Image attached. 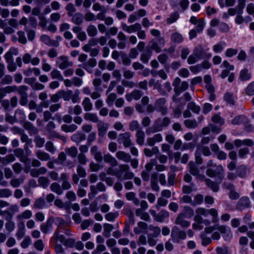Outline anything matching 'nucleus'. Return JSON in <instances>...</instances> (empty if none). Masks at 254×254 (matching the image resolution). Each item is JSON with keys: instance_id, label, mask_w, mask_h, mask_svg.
<instances>
[{"instance_id": "31", "label": "nucleus", "mask_w": 254, "mask_h": 254, "mask_svg": "<svg viewBox=\"0 0 254 254\" xmlns=\"http://www.w3.org/2000/svg\"><path fill=\"white\" fill-rule=\"evenodd\" d=\"M116 157L119 159L122 160L126 162H129L130 159V157L129 154L121 151L117 152Z\"/></svg>"}, {"instance_id": "30", "label": "nucleus", "mask_w": 254, "mask_h": 254, "mask_svg": "<svg viewBox=\"0 0 254 254\" xmlns=\"http://www.w3.org/2000/svg\"><path fill=\"white\" fill-rule=\"evenodd\" d=\"M103 159L105 162L110 163L112 166L114 167L117 165L116 159L110 154L104 155Z\"/></svg>"}, {"instance_id": "63", "label": "nucleus", "mask_w": 254, "mask_h": 254, "mask_svg": "<svg viewBox=\"0 0 254 254\" xmlns=\"http://www.w3.org/2000/svg\"><path fill=\"white\" fill-rule=\"evenodd\" d=\"M83 19L82 15L79 13H76L73 15L72 18V21L77 24H80L82 22Z\"/></svg>"}, {"instance_id": "4", "label": "nucleus", "mask_w": 254, "mask_h": 254, "mask_svg": "<svg viewBox=\"0 0 254 254\" xmlns=\"http://www.w3.org/2000/svg\"><path fill=\"white\" fill-rule=\"evenodd\" d=\"M211 56L210 53H205L201 47H198L194 50L192 54L189 57L188 63L190 64H193L202 58H210Z\"/></svg>"}, {"instance_id": "15", "label": "nucleus", "mask_w": 254, "mask_h": 254, "mask_svg": "<svg viewBox=\"0 0 254 254\" xmlns=\"http://www.w3.org/2000/svg\"><path fill=\"white\" fill-rule=\"evenodd\" d=\"M158 41L159 42V46L154 41H152L149 44L150 49L155 51V52L157 53H159L161 52V47H162L165 44V41L163 38H160L158 39Z\"/></svg>"}, {"instance_id": "36", "label": "nucleus", "mask_w": 254, "mask_h": 254, "mask_svg": "<svg viewBox=\"0 0 254 254\" xmlns=\"http://www.w3.org/2000/svg\"><path fill=\"white\" fill-rule=\"evenodd\" d=\"M108 127L106 125L104 124L103 123H99L98 125V135L99 136L102 137L104 136L107 130Z\"/></svg>"}, {"instance_id": "3", "label": "nucleus", "mask_w": 254, "mask_h": 254, "mask_svg": "<svg viewBox=\"0 0 254 254\" xmlns=\"http://www.w3.org/2000/svg\"><path fill=\"white\" fill-rule=\"evenodd\" d=\"M129 167L127 165H121L119 170L115 171L110 167L107 170L108 175H114L120 180H129L133 178L134 175L131 172L128 171Z\"/></svg>"}, {"instance_id": "46", "label": "nucleus", "mask_w": 254, "mask_h": 254, "mask_svg": "<svg viewBox=\"0 0 254 254\" xmlns=\"http://www.w3.org/2000/svg\"><path fill=\"white\" fill-rule=\"evenodd\" d=\"M60 92L61 98H63L64 101H69L73 93L71 90H68L67 91L60 90Z\"/></svg>"}, {"instance_id": "41", "label": "nucleus", "mask_w": 254, "mask_h": 254, "mask_svg": "<svg viewBox=\"0 0 254 254\" xmlns=\"http://www.w3.org/2000/svg\"><path fill=\"white\" fill-rule=\"evenodd\" d=\"M137 143L142 145L144 142L145 134L143 131L138 130L136 134Z\"/></svg>"}, {"instance_id": "12", "label": "nucleus", "mask_w": 254, "mask_h": 254, "mask_svg": "<svg viewBox=\"0 0 254 254\" xmlns=\"http://www.w3.org/2000/svg\"><path fill=\"white\" fill-rule=\"evenodd\" d=\"M130 133L126 132L121 134L118 138V142L119 143H123L125 147H128L131 144L130 139Z\"/></svg>"}, {"instance_id": "24", "label": "nucleus", "mask_w": 254, "mask_h": 254, "mask_svg": "<svg viewBox=\"0 0 254 254\" xmlns=\"http://www.w3.org/2000/svg\"><path fill=\"white\" fill-rule=\"evenodd\" d=\"M235 146L237 147L241 146L242 145H245L249 146L253 145V141L250 139H246L244 140L236 139L234 141Z\"/></svg>"}, {"instance_id": "7", "label": "nucleus", "mask_w": 254, "mask_h": 254, "mask_svg": "<svg viewBox=\"0 0 254 254\" xmlns=\"http://www.w3.org/2000/svg\"><path fill=\"white\" fill-rule=\"evenodd\" d=\"M53 238L56 240L57 242H59L63 244L67 247H72L75 244V241L72 239H68L65 240L63 235L59 234V230H57L54 235Z\"/></svg>"}, {"instance_id": "17", "label": "nucleus", "mask_w": 254, "mask_h": 254, "mask_svg": "<svg viewBox=\"0 0 254 254\" xmlns=\"http://www.w3.org/2000/svg\"><path fill=\"white\" fill-rule=\"evenodd\" d=\"M143 93L137 90H134L131 93L127 94L126 95V100L127 101L130 102L133 99L135 100H139L140 97L142 96Z\"/></svg>"}, {"instance_id": "19", "label": "nucleus", "mask_w": 254, "mask_h": 254, "mask_svg": "<svg viewBox=\"0 0 254 254\" xmlns=\"http://www.w3.org/2000/svg\"><path fill=\"white\" fill-rule=\"evenodd\" d=\"M25 234V224L23 222H20L17 224V229L16 233V237L18 240L21 239Z\"/></svg>"}, {"instance_id": "39", "label": "nucleus", "mask_w": 254, "mask_h": 254, "mask_svg": "<svg viewBox=\"0 0 254 254\" xmlns=\"http://www.w3.org/2000/svg\"><path fill=\"white\" fill-rule=\"evenodd\" d=\"M71 139L73 141L78 143L85 139V135L82 133H75L72 135Z\"/></svg>"}, {"instance_id": "32", "label": "nucleus", "mask_w": 254, "mask_h": 254, "mask_svg": "<svg viewBox=\"0 0 254 254\" xmlns=\"http://www.w3.org/2000/svg\"><path fill=\"white\" fill-rule=\"evenodd\" d=\"M226 45V44L224 41L220 42L213 46V51L215 53H221L224 50Z\"/></svg>"}, {"instance_id": "49", "label": "nucleus", "mask_w": 254, "mask_h": 254, "mask_svg": "<svg viewBox=\"0 0 254 254\" xmlns=\"http://www.w3.org/2000/svg\"><path fill=\"white\" fill-rule=\"evenodd\" d=\"M35 205L36 207L39 208H43L44 207L49 206V205L46 203L44 198H39L36 200L35 203Z\"/></svg>"}, {"instance_id": "21", "label": "nucleus", "mask_w": 254, "mask_h": 254, "mask_svg": "<svg viewBox=\"0 0 254 254\" xmlns=\"http://www.w3.org/2000/svg\"><path fill=\"white\" fill-rule=\"evenodd\" d=\"M18 54V50L16 48L12 47L7 51L5 55L4 58L6 63L13 61V56Z\"/></svg>"}, {"instance_id": "52", "label": "nucleus", "mask_w": 254, "mask_h": 254, "mask_svg": "<svg viewBox=\"0 0 254 254\" xmlns=\"http://www.w3.org/2000/svg\"><path fill=\"white\" fill-rule=\"evenodd\" d=\"M12 194V191L9 189H3L0 190V198H7L11 196Z\"/></svg>"}, {"instance_id": "18", "label": "nucleus", "mask_w": 254, "mask_h": 254, "mask_svg": "<svg viewBox=\"0 0 254 254\" xmlns=\"http://www.w3.org/2000/svg\"><path fill=\"white\" fill-rule=\"evenodd\" d=\"M52 224L53 220L48 219L46 223H42L40 225V229L41 231L45 234L52 232L53 229Z\"/></svg>"}, {"instance_id": "42", "label": "nucleus", "mask_w": 254, "mask_h": 254, "mask_svg": "<svg viewBox=\"0 0 254 254\" xmlns=\"http://www.w3.org/2000/svg\"><path fill=\"white\" fill-rule=\"evenodd\" d=\"M50 189L52 191L58 195H61L63 193V190L60 185L57 183H53L50 187Z\"/></svg>"}, {"instance_id": "50", "label": "nucleus", "mask_w": 254, "mask_h": 254, "mask_svg": "<svg viewBox=\"0 0 254 254\" xmlns=\"http://www.w3.org/2000/svg\"><path fill=\"white\" fill-rule=\"evenodd\" d=\"M171 40L175 43H180L183 41V37L181 34L174 33L171 36Z\"/></svg>"}, {"instance_id": "51", "label": "nucleus", "mask_w": 254, "mask_h": 254, "mask_svg": "<svg viewBox=\"0 0 254 254\" xmlns=\"http://www.w3.org/2000/svg\"><path fill=\"white\" fill-rule=\"evenodd\" d=\"M189 168L190 172L193 176H197L198 174V170L196 167L193 162H190L189 164Z\"/></svg>"}, {"instance_id": "44", "label": "nucleus", "mask_w": 254, "mask_h": 254, "mask_svg": "<svg viewBox=\"0 0 254 254\" xmlns=\"http://www.w3.org/2000/svg\"><path fill=\"white\" fill-rule=\"evenodd\" d=\"M82 105L84 109L86 111H89L92 109V104L91 103L90 100L89 98H85L82 102Z\"/></svg>"}, {"instance_id": "10", "label": "nucleus", "mask_w": 254, "mask_h": 254, "mask_svg": "<svg viewBox=\"0 0 254 254\" xmlns=\"http://www.w3.org/2000/svg\"><path fill=\"white\" fill-rule=\"evenodd\" d=\"M122 28L124 31L130 34L141 29L142 27L140 24L138 23L130 25H127L126 23H122Z\"/></svg>"}, {"instance_id": "22", "label": "nucleus", "mask_w": 254, "mask_h": 254, "mask_svg": "<svg viewBox=\"0 0 254 254\" xmlns=\"http://www.w3.org/2000/svg\"><path fill=\"white\" fill-rule=\"evenodd\" d=\"M163 140L162 136L160 133H157L154 135L152 137L148 138L147 140V144L150 146H153L155 143L162 141Z\"/></svg>"}, {"instance_id": "62", "label": "nucleus", "mask_w": 254, "mask_h": 254, "mask_svg": "<svg viewBox=\"0 0 254 254\" xmlns=\"http://www.w3.org/2000/svg\"><path fill=\"white\" fill-rule=\"evenodd\" d=\"M65 152L67 154L70 155L72 157H76L78 153L77 148L74 146L66 149Z\"/></svg>"}, {"instance_id": "23", "label": "nucleus", "mask_w": 254, "mask_h": 254, "mask_svg": "<svg viewBox=\"0 0 254 254\" xmlns=\"http://www.w3.org/2000/svg\"><path fill=\"white\" fill-rule=\"evenodd\" d=\"M185 217L183 216V214H179L176 220V224L180 225L182 227L187 228L190 226V222L184 219Z\"/></svg>"}, {"instance_id": "53", "label": "nucleus", "mask_w": 254, "mask_h": 254, "mask_svg": "<svg viewBox=\"0 0 254 254\" xmlns=\"http://www.w3.org/2000/svg\"><path fill=\"white\" fill-rule=\"evenodd\" d=\"M117 96L115 93H111L108 96L106 102L108 106L111 107L113 105L114 102Z\"/></svg>"}, {"instance_id": "6", "label": "nucleus", "mask_w": 254, "mask_h": 254, "mask_svg": "<svg viewBox=\"0 0 254 254\" xmlns=\"http://www.w3.org/2000/svg\"><path fill=\"white\" fill-rule=\"evenodd\" d=\"M187 237L185 232L180 230L177 227L173 228L171 233V238L173 242L179 243L181 240H185Z\"/></svg>"}, {"instance_id": "59", "label": "nucleus", "mask_w": 254, "mask_h": 254, "mask_svg": "<svg viewBox=\"0 0 254 254\" xmlns=\"http://www.w3.org/2000/svg\"><path fill=\"white\" fill-rule=\"evenodd\" d=\"M190 69L192 73L196 74L202 70V65L197 64L195 65L191 66L190 67Z\"/></svg>"}, {"instance_id": "57", "label": "nucleus", "mask_w": 254, "mask_h": 254, "mask_svg": "<svg viewBox=\"0 0 254 254\" xmlns=\"http://www.w3.org/2000/svg\"><path fill=\"white\" fill-rule=\"evenodd\" d=\"M185 125L188 128H194L197 126V123L195 120H187L185 121Z\"/></svg>"}, {"instance_id": "55", "label": "nucleus", "mask_w": 254, "mask_h": 254, "mask_svg": "<svg viewBox=\"0 0 254 254\" xmlns=\"http://www.w3.org/2000/svg\"><path fill=\"white\" fill-rule=\"evenodd\" d=\"M119 213L118 212H109L106 214L105 219L108 221H113L118 217Z\"/></svg>"}, {"instance_id": "47", "label": "nucleus", "mask_w": 254, "mask_h": 254, "mask_svg": "<svg viewBox=\"0 0 254 254\" xmlns=\"http://www.w3.org/2000/svg\"><path fill=\"white\" fill-rule=\"evenodd\" d=\"M151 186L152 190L155 191L159 190V187L157 184V176L156 174H153L151 178Z\"/></svg>"}, {"instance_id": "29", "label": "nucleus", "mask_w": 254, "mask_h": 254, "mask_svg": "<svg viewBox=\"0 0 254 254\" xmlns=\"http://www.w3.org/2000/svg\"><path fill=\"white\" fill-rule=\"evenodd\" d=\"M147 228V225L146 223L143 222H139L138 223L137 226L134 228V231L136 234H139L145 232Z\"/></svg>"}, {"instance_id": "48", "label": "nucleus", "mask_w": 254, "mask_h": 254, "mask_svg": "<svg viewBox=\"0 0 254 254\" xmlns=\"http://www.w3.org/2000/svg\"><path fill=\"white\" fill-rule=\"evenodd\" d=\"M37 157L42 161H47L49 159V155L48 153L41 150L36 152Z\"/></svg>"}, {"instance_id": "26", "label": "nucleus", "mask_w": 254, "mask_h": 254, "mask_svg": "<svg viewBox=\"0 0 254 254\" xmlns=\"http://www.w3.org/2000/svg\"><path fill=\"white\" fill-rule=\"evenodd\" d=\"M15 155L19 158L20 161L22 162L26 163L28 161L27 157L23 156V150L21 148H17L14 150Z\"/></svg>"}, {"instance_id": "45", "label": "nucleus", "mask_w": 254, "mask_h": 254, "mask_svg": "<svg viewBox=\"0 0 254 254\" xmlns=\"http://www.w3.org/2000/svg\"><path fill=\"white\" fill-rule=\"evenodd\" d=\"M247 121V118L244 116H239L235 118L232 121V124L233 125H240L245 123Z\"/></svg>"}, {"instance_id": "14", "label": "nucleus", "mask_w": 254, "mask_h": 254, "mask_svg": "<svg viewBox=\"0 0 254 254\" xmlns=\"http://www.w3.org/2000/svg\"><path fill=\"white\" fill-rule=\"evenodd\" d=\"M251 202L250 199L247 196L242 197L240 198L237 204L236 208L238 210H243L245 208L250 206Z\"/></svg>"}, {"instance_id": "9", "label": "nucleus", "mask_w": 254, "mask_h": 254, "mask_svg": "<svg viewBox=\"0 0 254 254\" xmlns=\"http://www.w3.org/2000/svg\"><path fill=\"white\" fill-rule=\"evenodd\" d=\"M57 66L61 69H64L68 66L72 65L73 63L68 61V59L66 56L59 57L56 61Z\"/></svg>"}, {"instance_id": "28", "label": "nucleus", "mask_w": 254, "mask_h": 254, "mask_svg": "<svg viewBox=\"0 0 254 254\" xmlns=\"http://www.w3.org/2000/svg\"><path fill=\"white\" fill-rule=\"evenodd\" d=\"M180 214H183V216L190 218L193 216L194 212L191 208L186 206L184 207L182 213Z\"/></svg>"}, {"instance_id": "5", "label": "nucleus", "mask_w": 254, "mask_h": 254, "mask_svg": "<svg viewBox=\"0 0 254 254\" xmlns=\"http://www.w3.org/2000/svg\"><path fill=\"white\" fill-rule=\"evenodd\" d=\"M170 122V121L169 119L167 117L163 118L162 120L158 119L155 121L153 127L148 129L146 131V132L147 133H148L149 132H154L161 131L163 129L164 127L168 126Z\"/></svg>"}, {"instance_id": "34", "label": "nucleus", "mask_w": 254, "mask_h": 254, "mask_svg": "<svg viewBox=\"0 0 254 254\" xmlns=\"http://www.w3.org/2000/svg\"><path fill=\"white\" fill-rule=\"evenodd\" d=\"M197 152L200 153L202 152L205 156H208L211 154L209 148L207 146H204L203 145H199L197 147Z\"/></svg>"}, {"instance_id": "37", "label": "nucleus", "mask_w": 254, "mask_h": 254, "mask_svg": "<svg viewBox=\"0 0 254 254\" xmlns=\"http://www.w3.org/2000/svg\"><path fill=\"white\" fill-rule=\"evenodd\" d=\"M126 196L127 199L129 201H132L133 203L136 205H138L139 203V201L138 198L135 197V194L133 192H127L126 194Z\"/></svg>"}, {"instance_id": "56", "label": "nucleus", "mask_w": 254, "mask_h": 254, "mask_svg": "<svg viewBox=\"0 0 254 254\" xmlns=\"http://www.w3.org/2000/svg\"><path fill=\"white\" fill-rule=\"evenodd\" d=\"M247 95L252 96L254 95V81L250 83L245 90Z\"/></svg>"}, {"instance_id": "58", "label": "nucleus", "mask_w": 254, "mask_h": 254, "mask_svg": "<svg viewBox=\"0 0 254 254\" xmlns=\"http://www.w3.org/2000/svg\"><path fill=\"white\" fill-rule=\"evenodd\" d=\"M31 239L29 236L25 237L20 244V246L23 249H26L31 244Z\"/></svg>"}, {"instance_id": "54", "label": "nucleus", "mask_w": 254, "mask_h": 254, "mask_svg": "<svg viewBox=\"0 0 254 254\" xmlns=\"http://www.w3.org/2000/svg\"><path fill=\"white\" fill-rule=\"evenodd\" d=\"M87 32L89 36L94 37L96 35L97 30L95 26L90 25L88 27Z\"/></svg>"}, {"instance_id": "11", "label": "nucleus", "mask_w": 254, "mask_h": 254, "mask_svg": "<svg viewBox=\"0 0 254 254\" xmlns=\"http://www.w3.org/2000/svg\"><path fill=\"white\" fill-rule=\"evenodd\" d=\"M166 100L164 98L159 99L156 102L155 107V109L162 113V115H165L167 113V108L165 106Z\"/></svg>"}, {"instance_id": "38", "label": "nucleus", "mask_w": 254, "mask_h": 254, "mask_svg": "<svg viewBox=\"0 0 254 254\" xmlns=\"http://www.w3.org/2000/svg\"><path fill=\"white\" fill-rule=\"evenodd\" d=\"M101 181H105L109 186H112L114 183L113 179L111 177H106V174L104 172H101L99 175Z\"/></svg>"}, {"instance_id": "1", "label": "nucleus", "mask_w": 254, "mask_h": 254, "mask_svg": "<svg viewBox=\"0 0 254 254\" xmlns=\"http://www.w3.org/2000/svg\"><path fill=\"white\" fill-rule=\"evenodd\" d=\"M210 215L212 217V222L216 223L218 220V211L215 208L206 209L202 207L197 208L195 210V215L194 217L195 223L192 224V228L195 230H200L202 229L201 224H204L208 225L211 223V221L205 218Z\"/></svg>"}, {"instance_id": "40", "label": "nucleus", "mask_w": 254, "mask_h": 254, "mask_svg": "<svg viewBox=\"0 0 254 254\" xmlns=\"http://www.w3.org/2000/svg\"><path fill=\"white\" fill-rule=\"evenodd\" d=\"M113 229V226L112 225L108 223L105 224L104 225L103 235L106 238L109 237Z\"/></svg>"}, {"instance_id": "20", "label": "nucleus", "mask_w": 254, "mask_h": 254, "mask_svg": "<svg viewBox=\"0 0 254 254\" xmlns=\"http://www.w3.org/2000/svg\"><path fill=\"white\" fill-rule=\"evenodd\" d=\"M250 168L249 167L244 165L240 166L237 170V175L241 178H243L250 172Z\"/></svg>"}, {"instance_id": "33", "label": "nucleus", "mask_w": 254, "mask_h": 254, "mask_svg": "<svg viewBox=\"0 0 254 254\" xmlns=\"http://www.w3.org/2000/svg\"><path fill=\"white\" fill-rule=\"evenodd\" d=\"M169 213L167 211L162 210L156 216L155 220L158 222H162L169 217Z\"/></svg>"}, {"instance_id": "16", "label": "nucleus", "mask_w": 254, "mask_h": 254, "mask_svg": "<svg viewBox=\"0 0 254 254\" xmlns=\"http://www.w3.org/2000/svg\"><path fill=\"white\" fill-rule=\"evenodd\" d=\"M252 78V73L247 68H244L240 70L239 75V79L242 81H248Z\"/></svg>"}, {"instance_id": "64", "label": "nucleus", "mask_w": 254, "mask_h": 254, "mask_svg": "<svg viewBox=\"0 0 254 254\" xmlns=\"http://www.w3.org/2000/svg\"><path fill=\"white\" fill-rule=\"evenodd\" d=\"M15 224L12 221H8L5 224L6 230L9 233L12 232L15 229Z\"/></svg>"}, {"instance_id": "61", "label": "nucleus", "mask_w": 254, "mask_h": 254, "mask_svg": "<svg viewBox=\"0 0 254 254\" xmlns=\"http://www.w3.org/2000/svg\"><path fill=\"white\" fill-rule=\"evenodd\" d=\"M237 53V49L233 48H228L226 50L225 52V55L227 57L230 58L234 56H235Z\"/></svg>"}, {"instance_id": "60", "label": "nucleus", "mask_w": 254, "mask_h": 254, "mask_svg": "<svg viewBox=\"0 0 254 254\" xmlns=\"http://www.w3.org/2000/svg\"><path fill=\"white\" fill-rule=\"evenodd\" d=\"M179 17V15L177 12L172 14L167 19V23L169 24L175 22Z\"/></svg>"}, {"instance_id": "35", "label": "nucleus", "mask_w": 254, "mask_h": 254, "mask_svg": "<svg viewBox=\"0 0 254 254\" xmlns=\"http://www.w3.org/2000/svg\"><path fill=\"white\" fill-rule=\"evenodd\" d=\"M84 118L85 120L91 121L94 123L97 122L98 118L96 114L87 113L84 115Z\"/></svg>"}, {"instance_id": "13", "label": "nucleus", "mask_w": 254, "mask_h": 254, "mask_svg": "<svg viewBox=\"0 0 254 254\" xmlns=\"http://www.w3.org/2000/svg\"><path fill=\"white\" fill-rule=\"evenodd\" d=\"M218 225H215L214 226H208L206 227L204 229V232L206 234H209L212 233L211 238L213 240H218L220 238V233L218 231H215V229H217V226Z\"/></svg>"}, {"instance_id": "25", "label": "nucleus", "mask_w": 254, "mask_h": 254, "mask_svg": "<svg viewBox=\"0 0 254 254\" xmlns=\"http://www.w3.org/2000/svg\"><path fill=\"white\" fill-rule=\"evenodd\" d=\"M15 89V87L9 86L5 88H0V102H1L2 99L6 96V94L13 91Z\"/></svg>"}, {"instance_id": "8", "label": "nucleus", "mask_w": 254, "mask_h": 254, "mask_svg": "<svg viewBox=\"0 0 254 254\" xmlns=\"http://www.w3.org/2000/svg\"><path fill=\"white\" fill-rule=\"evenodd\" d=\"M217 230L222 234L225 241L229 242L233 238V233L231 229L226 226L220 225L217 226Z\"/></svg>"}, {"instance_id": "43", "label": "nucleus", "mask_w": 254, "mask_h": 254, "mask_svg": "<svg viewBox=\"0 0 254 254\" xmlns=\"http://www.w3.org/2000/svg\"><path fill=\"white\" fill-rule=\"evenodd\" d=\"M51 76L53 79H57L59 80H63V77L61 72L57 69H54L50 73Z\"/></svg>"}, {"instance_id": "27", "label": "nucleus", "mask_w": 254, "mask_h": 254, "mask_svg": "<svg viewBox=\"0 0 254 254\" xmlns=\"http://www.w3.org/2000/svg\"><path fill=\"white\" fill-rule=\"evenodd\" d=\"M32 216V212L30 210H26L23 212L17 215L16 218L18 220L21 221L23 219H28Z\"/></svg>"}, {"instance_id": "2", "label": "nucleus", "mask_w": 254, "mask_h": 254, "mask_svg": "<svg viewBox=\"0 0 254 254\" xmlns=\"http://www.w3.org/2000/svg\"><path fill=\"white\" fill-rule=\"evenodd\" d=\"M216 171H214L211 169H208L206 171V174L210 177H215L217 181L216 183H215L209 179L206 180V184L211 188V189L214 192H216L218 190L219 187L218 183L221 182L222 178L223 177V168L221 165H218L216 167Z\"/></svg>"}]
</instances>
